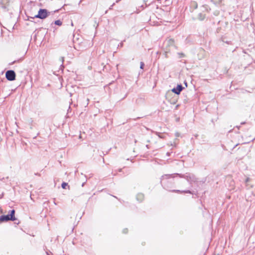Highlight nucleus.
Returning a JSON list of instances; mask_svg holds the SVG:
<instances>
[{
	"mask_svg": "<svg viewBox=\"0 0 255 255\" xmlns=\"http://www.w3.org/2000/svg\"><path fill=\"white\" fill-rule=\"evenodd\" d=\"M49 14V12L45 9H40L38 14L35 15V17L40 19L45 18Z\"/></svg>",
	"mask_w": 255,
	"mask_h": 255,
	"instance_id": "obj_1",
	"label": "nucleus"
},
{
	"mask_svg": "<svg viewBox=\"0 0 255 255\" xmlns=\"http://www.w3.org/2000/svg\"><path fill=\"white\" fill-rule=\"evenodd\" d=\"M6 78L9 81H13L15 79V72L12 70H8L5 73Z\"/></svg>",
	"mask_w": 255,
	"mask_h": 255,
	"instance_id": "obj_2",
	"label": "nucleus"
},
{
	"mask_svg": "<svg viewBox=\"0 0 255 255\" xmlns=\"http://www.w3.org/2000/svg\"><path fill=\"white\" fill-rule=\"evenodd\" d=\"M183 87L181 85H178L176 88H173L172 91L175 94H179L182 90Z\"/></svg>",
	"mask_w": 255,
	"mask_h": 255,
	"instance_id": "obj_3",
	"label": "nucleus"
},
{
	"mask_svg": "<svg viewBox=\"0 0 255 255\" xmlns=\"http://www.w3.org/2000/svg\"><path fill=\"white\" fill-rule=\"evenodd\" d=\"M0 220L1 222L7 221L9 220H11V218L10 217V215H7L5 216H1L0 217Z\"/></svg>",
	"mask_w": 255,
	"mask_h": 255,
	"instance_id": "obj_4",
	"label": "nucleus"
},
{
	"mask_svg": "<svg viewBox=\"0 0 255 255\" xmlns=\"http://www.w3.org/2000/svg\"><path fill=\"white\" fill-rule=\"evenodd\" d=\"M174 42V40L172 39H169L167 40L166 41V44L169 46L173 45Z\"/></svg>",
	"mask_w": 255,
	"mask_h": 255,
	"instance_id": "obj_5",
	"label": "nucleus"
},
{
	"mask_svg": "<svg viewBox=\"0 0 255 255\" xmlns=\"http://www.w3.org/2000/svg\"><path fill=\"white\" fill-rule=\"evenodd\" d=\"M136 199L138 201H141L144 199V195L142 193H139L136 196Z\"/></svg>",
	"mask_w": 255,
	"mask_h": 255,
	"instance_id": "obj_6",
	"label": "nucleus"
},
{
	"mask_svg": "<svg viewBox=\"0 0 255 255\" xmlns=\"http://www.w3.org/2000/svg\"><path fill=\"white\" fill-rule=\"evenodd\" d=\"M211 1L214 4L219 5L221 3L222 0H211Z\"/></svg>",
	"mask_w": 255,
	"mask_h": 255,
	"instance_id": "obj_7",
	"label": "nucleus"
},
{
	"mask_svg": "<svg viewBox=\"0 0 255 255\" xmlns=\"http://www.w3.org/2000/svg\"><path fill=\"white\" fill-rule=\"evenodd\" d=\"M14 213H15V211L14 210H12L11 211V213L9 215H10V217L11 218V221H14L15 220V218L14 216Z\"/></svg>",
	"mask_w": 255,
	"mask_h": 255,
	"instance_id": "obj_8",
	"label": "nucleus"
},
{
	"mask_svg": "<svg viewBox=\"0 0 255 255\" xmlns=\"http://www.w3.org/2000/svg\"><path fill=\"white\" fill-rule=\"evenodd\" d=\"M54 23L56 24V25H59V26H60L62 25V22L61 20H57L56 21H55L54 22Z\"/></svg>",
	"mask_w": 255,
	"mask_h": 255,
	"instance_id": "obj_9",
	"label": "nucleus"
},
{
	"mask_svg": "<svg viewBox=\"0 0 255 255\" xmlns=\"http://www.w3.org/2000/svg\"><path fill=\"white\" fill-rule=\"evenodd\" d=\"M67 183H65V182H63L62 185H61V186L63 188L65 189L66 188V186H67Z\"/></svg>",
	"mask_w": 255,
	"mask_h": 255,
	"instance_id": "obj_10",
	"label": "nucleus"
},
{
	"mask_svg": "<svg viewBox=\"0 0 255 255\" xmlns=\"http://www.w3.org/2000/svg\"><path fill=\"white\" fill-rule=\"evenodd\" d=\"M200 17L199 18L200 20H203L205 18V16L204 15H202L201 14H200Z\"/></svg>",
	"mask_w": 255,
	"mask_h": 255,
	"instance_id": "obj_11",
	"label": "nucleus"
},
{
	"mask_svg": "<svg viewBox=\"0 0 255 255\" xmlns=\"http://www.w3.org/2000/svg\"><path fill=\"white\" fill-rule=\"evenodd\" d=\"M144 65V63L143 62H140V68L143 69Z\"/></svg>",
	"mask_w": 255,
	"mask_h": 255,
	"instance_id": "obj_12",
	"label": "nucleus"
},
{
	"mask_svg": "<svg viewBox=\"0 0 255 255\" xmlns=\"http://www.w3.org/2000/svg\"><path fill=\"white\" fill-rule=\"evenodd\" d=\"M128 232V229H125L123 230V233H127Z\"/></svg>",
	"mask_w": 255,
	"mask_h": 255,
	"instance_id": "obj_13",
	"label": "nucleus"
},
{
	"mask_svg": "<svg viewBox=\"0 0 255 255\" xmlns=\"http://www.w3.org/2000/svg\"><path fill=\"white\" fill-rule=\"evenodd\" d=\"M168 176H169V175H164V176H162V178H164V177H168Z\"/></svg>",
	"mask_w": 255,
	"mask_h": 255,
	"instance_id": "obj_14",
	"label": "nucleus"
},
{
	"mask_svg": "<svg viewBox=\"0 0 255 255\" xmlns=\"http://www.w3.org/2000/svg\"><path fill=\"white\" fill-rule=\"evenodd\" d=\"M186 193H190V191H185Z\"/></svg>",
	"mask_w": 255,
	"mask_h": 255,
	"instance_id": "obj_15",
	"label": "nucleus"
},
{
	"mask_svg": "<svg viewBox=\"0 0 255 255\" xmlns=\"http://www.w3.org/2000/svg\"><path fill=\"white\" fill-rule=\"evenodd\" d=\"M181 55L182 56H183V55H184L183 54H181Z\"/></svg>",
	"mask_w": 255,
	"mask_h": 255,
	"instance_id": "obj_16",
	"label": "nucleus"
}]
</instances>
